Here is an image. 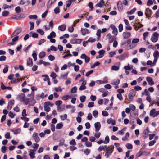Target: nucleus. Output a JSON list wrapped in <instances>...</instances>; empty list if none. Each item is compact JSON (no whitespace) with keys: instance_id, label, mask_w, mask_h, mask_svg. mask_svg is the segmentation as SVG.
I'll use <instances>...</instances> for the list:
<instances>
[{"instance_id":"f257e3e1","label":"nucleus","mask_w":159,"mask_h":159,"mask_svg":"<svg viewBox=\"0 0 159 159\" xmlns=\"http://www.w3.org/2000/svg\"><path fill=\"white\" fill-rule=\"evenodd\" d=\"M114 146L113 145H111L110 147L107 148V151L106 152L105 156L107 158L109 157L110 156L111 154L113 151Z\"/></svg>"},{"instance_id":"f03ea898","label":"nucleus","mask_w":159,"mask_h":159,"mask_svg":"<svg viewBox=\"0 0 159 159\" xmlns=\"http://www.w3.org/2000/svg\"><path fill=\"white\" fill-rule=\"evenodd\" d=\"M22 31V29L21 28L18 27L13 32L11 35V37H14L15 36H18L19 34Z\"/></svg>"},{"instance_id":"7ed1b4c3","label":"nucleus","mask_w":159,"mask_h":159,"mask_svg":"<svg viewBox=\"0 0 159 159\" xmlns=\"http://www.w3.org/2000/svg\"><path fill=\"white\" fill-rule=\"evenodd\" d=\"M155 109H152L150 111V115L152 116L153 117H155L159 115V111H155Z\"/></svg>"},{"instance_id":"20e7f679","label":"nucleus","mask_w":159,"mask_h":159,"mask_svg":"<svg viewBox=\"0 0 159 159\" xmlns=\"http://www.w3.org/2000/svg\"><path fill=\"white\" fill-rule=\"evenodd\" d=\"M14 37L12 39V41L8 43V46L14 45L16 44V42L18 40L19 37L18 36H16Z\"/></svg>"},{"instance_id":"39448f33","label":"nucleus","mask_w":159,"mask_h":159,"mask_svg":"<svg viewBox=\"0 0 159 159\" xmlns=\"http://www.w3.org/2000/svg\"><path fill=\"white\" fill-rule=\"evenodd\" d=\"M82 41V39H74L71 40L70 43L72 44H80L81 43Z\"/></svg>"},{"instance_id":"423d86ee","label":"nucleus","mask_w":159,"mask_h":159,"mask_svg":"<svg viewBox=\"0 0 159 159\" xmlns=\"http://www.w3.org/2000/svg\"><path fill=\"white\" fill-rule=\"evenodd\" d=\"M38 135V134L36 132H34L33 134V138L37 143L39 142L40 140V139Z\"/></svg>"},{"instance_id":"0eeeda50","label":"nucleus","mask_w":159,"mask_h":159,"mask_svg":"<svg viewBox=\"0 0 159 159\" xmlns=\"http://www.w3.org/2000/svg\"><path fill=\"white\" fill-rule=\"evenodd\" d=\"M110 27L113 30L112 33L114 34L115 35H116L118 33L117 29V28L113 24H111L110 25Z\"/></svg>"},{"instance_id":"6e6552de","label":"nucleus","mask_w":159,"mask_h":159,"mask_svg":"<svg viewBox=\"0 0 159 159\" xmlns=\"http://www.w3.org/2000/svg\"><path fill=\"white\" fill-rule=\"evenodd\" d=\"M14 100L13 99H11L9 101L7 107V108L8 110H10L12 109V106L14 105Z\"/></svg>"},{"instance_id":"1a4fd4ad","label":"nucleus","mask_w":159,"mask_h":159,"mask_svg":"<svg viewBox=\"0 0 159 159\" xmlns=\"http://www.w3.org/2000/svg\"><path fill=\"white\" fill-rule=\"evenodd\" d=\"M152 10L149 8H146L145 10V14L147 17H148V18H149V17H151V16L152 15Z\"/></svg>"},{"instance_id":"9d476101","label":"nucleus","mask_w":159,"mask_h":159,"mask_svg":"<svg viewBox=\"0 0 159 159\" xmlns=\"http://www.w3.org/2000/svg\"><path fill=\"white\" fill-rule=\"evenodd\" d=\"M81 32L83 35H85L86 34H89L90 33L89 30L86 28H81Z\"/></svg>"},{"instance_id":"9b49d317","label":"nucleus","mask_w":159,"mask_h":159,"mask_svg":"<svg viewBox=\"0 0 159 159\" xmlns=\"http://www.w3.org/2000/svg\"><path fill=\"white\" fill-rule=\"evenodd\" d=\"M94 126L95 128V131L98 132L101 126L100 122H98L95 123L94 124Z\"/></svg>"},{"instance_id":"f8f14e48","label":"nucleus","mask_w":159,"mask_h":159,"mask_svg":"<svg viewBox=\"0 0 159 159\" xmlns=\"http://www.w3.org/2000/svg\"><path fill=\"white\" fill-rule=\"evenodd\" d=\"M146 80L148 82L149 85H154V83L153 80L152 78L150 77H147L146 78Z\"/></svg>"},{"instance_id":"ddd939ff","label":"nucleus","mask_w":159,"mask_h":159,"mask_svg":"<svg viewBox=\"0 0 159 159\" xmlns=\"http://www.w3.org/2000/svg\"><path fill=\"white\" fill-rule=\"evenodd\" d=\"M123 38L125 39L129 38L131 36V33L129 32H124L123 33Z\"/></svg>"},{"instance_id":"4468645a","label":"nucleus","mask_w":159,"mask_h":159,"mask_svg":"<svg viewBox=\"0 0 159 159\" xmlns=\"http://www.w3.org/2000/svg\"><path fill=\"white\" fill-rule=\"evenodd\" d=\"M117 6L118 10L120 11H121L123 9V6L121 1H119L117 3Z\"/></svg>"},{"instance_id":"2eb2a0df","label":"nucleus","mask_w":159,"mask_h":159,"mask_svg":"<svg viewBox=\"0 0 159 159\" xmlns=\"http://www.w3.org/2000/svg\"><path fill=\"white\" fill-rule=\"evenodd\" d=\"M86 81H85L81 83V85L79 88V90L80 91L84 90L86 89V87L85 85L86 84Z\"/></svg>"},{"instance_id":"dca6fc26","label":"nucleus","mask_w":159,"mask_h":159,"mask_svg":"<svg viewBox=\"0 0 159 159\" xmlns=\"http://www.w3.org/2000/svg\"><path fill=\"white\" fill-rule=\"evenodd\" d=\"M104 2L103 0H100L99 2L97 4L95 7H102L104 4Z\"/></svg>"},{"instance_id":"f3484780","label":"nucleus","mask_w":159,"mask_h":159,"mask_svg":"<svg viewBox=\"0 0 159 159\" xmlns=\"http://www.w3.org/2000/svg\"><path fill=\"white\" fill-rule=\"evenodd\" d=\"M27 64L30 67H31L33 65L32 59L30 58H29L27 61Z\"/></svg>"},{"instance_id":"a211bd4d","label":"nucleus","mask_w":159,"mask_h":159,"mask_svg":"<svg viewBox=\"0 0 159 159\" xmlns=\"http://www.w3.org/2000/svg\"><path fill=\"white\" fill-rule=\"evenodd\" d=\"M107 36V37L108 39L109 42L110 43H111L113 42L114 40V38L110 33H108Z\"/></svg>"},{"instance_id":"6ab92c4d","label":"nucleus","mask_w":159,"mask_h":159,"mask_svg":"<svg viewBox=\"0 0 159 159\" xmlns=\"http://www.w3.org/2000/svg\"><path fill=\"white\" fill-rule=\"evenodd\" d=\"M66 28V25L65 24H63L62 25H60L58 27V29L60 30L63 31H65Z\"/></svg>"},{"instance_id":"aec40b11","label":"nucleus","mask_w":159,"mask_h":159,"mask_svg":"<svg viewBox=\"0 0 159 159\" xmlns=\"http://www.w3.org/2000/svg\"><path fill=\"white\" fill-rule=\"evenodd\" d=\"M31 94L32 95V102L31 103H29V104L31 106H33L34 105V104L36 102L34 100V91H32V92L31 93Z\"/></svg>"},{"instance_id":"412c9836","label":"nucleus","mask_w":159,"mask_h":159,"mask_svg":"<svg viewBox=\"0 0 159 159\" xmlns=\"http://www.w3.org/2000/svg\"><path fill=\"white\" fill-rule=\"evenodd\" d=\"M35 151L32 150L30 149L29 151V152H30L29 155L30 157L32 159H33L35 157V156H34L35 153H34Z\"/></svg>"},{"instance_id":"4be33fe9","label":"nucleus","mask_w":159,"mask_h":159,"mask_svg":"<svg viewBox=\"0 0 159 159\" xmlns=\"http://www.w3.org/2000/svg\"><path fill=\"white\" fill-rule=\"evenodd\" d=\"M56 36V34L54 31L52 32L49 35L47 36L48 39H51L52 38H55Z\"/></svg>"},{"instance_id":"5701e85b","label":"nucleus","mask_w":159,"mask_h":159,"mask_svg":"<svg viewBox=\"0 0 159 159\" xmlns=\"http://www.w3.org/2000/svg\"><path fill=\"white\" fill-rule=\"evenodd\" d=\"M11 131L13 132L14 133V134H19L21 132V129L20 128L17 129L15 130L11 129Z\"/></svg>"},{"instance_id":"b1692460","label":"nucleus","mask_w":159,"mask_h":159,"mask_svg":"<svg viewBox=\"0 0 159 159\" xmlns=\"http://www.w3.org/2000/svg\"><path fill=\"white\" fill-rule=\"evenodd\" d=\"M46 55L44 51L41 52L39 55V57L40 58H42L44 57Z\"/></svg>"},{"instance_id":"393cba45","label":"nucleus","mask_w":159,"mask_h":159,"mask_svg":"<svg viewBox=\"0 0 159 159\" xmlns=\"http://www.w3.org/2000/svg\"><path fill=\"white\" fill-rule=\"evenodd\" d=\"M136 9L134 7L133 9H132L130 11L127 12V14L128 15L132 14L134 13Z\"/></svg>"},{"instance_id":"a878e982","label":"nucleus","mask_w":159,"mask_h":159,"mask_svg":"<svg viewBox=\"0 0 159 159\" xmlns=\"http://www.w3.org/2000/svg\"><path fill=\"white\" fill-rule=\"evenodd\" d=\"M32 56L33 58V59L35 61H36L37 60V54L36 52L35 51H34L33 52V53L32 54Z\"/></svg>"},{"instance_id":"bb28decb","label":"nucleus","mask_w":159,"mask_h":159,"mask_svg":"<svg viewBox=\"0 0 159 159\" xmlns=\"http://www.w3.org/2000/svg\"><path fill=\"white\" fill-rule=\"evenodd\" d=\"M120 82V80L119 79H117L116 81H113L111 83V84L112 85H117L119 84Z\"/></svg>"},{"instance_id":"cd10ccee","label":"nucleus","mask_w":159,"mask_h":159,"mask_svg":"<svg viewBox=\"0 0 159 159\" xmlns=\"http://www.w3.org/2000/svg\"><path fill=\"white\" fill-rule=\"evenodd\" d=\"M153 56L155 58L158 59L159 57V52L157 51H155L153 53Z\"/></svg>"},{"instance_id":"c85d7f7f","label":"nucleus","mask_w":159,"mask_h":159,"mask_svg":"<svg viewBox=\"0 0 159 159\" xmlns=\"http://www.w3.org/2000/svg\"><path fill=\"white\" fill-rule=\"evenodd\" d=\"M63 126V125L62 122H61L57 124L56 126V129H61Z\"/></svg>"},{"instance_id":"c756f323","label":"nucleus","mask_w":159,"mask_h":159,"mask_svg":"<svg viewBox=\"0 0 159 159\" xmlns=\"http://www.w3.org/2000/svg\"><path fill=\"white\" fill-rule=\"evenodd\" d=\"M9 66L7 65H5V67L3 69V72L4 73H7L8 70Z\"/></svg>"},{"instance_id":"7c9ffc66","label":"nucleus","mask_w":159,"mask_h":159,"mask_svg":"<svg viewBox=\"0 0 159 159\" xmlns=\"http://www.w3.org/2000/svg\"><path fill=\"white\" fill-rule=\"evenodd\" d=\"M23 102L25 103L26 105H27L28 103L30 102V103H31L32 102H30V99L29 98H24V99L22 100Z\"/></svg>"},{"instance_id":"2f4dec72","label":"nucleus","mask_w":159,"mask_h":159,"mask_svg":"<svg viewBox=\"0 0 159 159\" xmlns=\"http://www.w3.org/2000/svg\"><path fill=\"white\" fill-rule=\"evenodd\" d=\"M77 87L75 86L72 88L70 90L71 93H75L77 92Z\"/></svg>"},{"instance_id":"473e14b6","label":"nucleus","mask_w":159,"mask_h":159,"mask_svg":"<svg viewBox=\"0 0 159 159\" xmlns=\"http://www.w3.org/2000/svg\"><path fill=\"white\" fill-rule=\"evenodd\" d=\"M54 13L56 14H57L60 13V7L57 6V7L54 9Z\"/></svg>"},{"instance_id":"72a5a7b5","label":"nucleus","mask_w":159,"mask_h":159,"mask_svg":"<svg viewBox=\"0 0 159 159\" xmlns=\"http://www.w3.org/2000/svg\"><path fill=\"white\" fill-rule=\"evenodd\" d=\"M119 69V67L115 65H113L111 67V70H113L117 71Z\"/></svg>"},{"instance_id":"f704fd0d","label":"nucleus","mask_w":159,"mask_h":159,"mask_svg":"<svg viewBox=\"0 0 159 159\" xmlns=\"http://www.w3.org/2000/svg\"><path fill=\"white\" fill-rule=\"evenodd\" d=\"M29 18L30 19H36L37 18L38 16L36 15H30L29 16Z\"/></svg>"},{"instance_id":"c9c22d12","label":"nucleus","mask_w":159,"mask_h":159,"mask_svg":"<svg viewBox=\"0 0 159 159\" xmlns=\"http://www.w3.org/2000/svg\"><path fill=\"white\" fill-rule=\"evenodd\" d=\"M56 1V0H49L48 3V5L50 6L53 4Z\"/></svg>"},{"instance_id":"e433bc0d","label":"nucleus","mask_w":159,"mask_h":159,"mask_svg":"<svg viewBox=\"0 0 159 159\" xmlns=\"http://www.w3.org/2000/svg\"><path fill=\"white\" fill-rule=\"evenodd\" d=\"M109 138L108 136H106L105 138V141H104V143L107 144L109 142Z\"/></svg>"},{"instance_id":"4c0bfd02","label":"nucleus","mask_w":159,"mask_h":159,"mask_svg":"<svg viewBox=\"0 0 159 159\" xmlns=\"http://www.w3.org/2000/svg\"><path fill=\"white\" fill-rule=\"evenodd\" d=\"M86 97L85 96H82L80 97V100L81 102H85Z\"/></svg>"},{"instance_id":"58836bf2","label":"nucleus","mask_w":159,"mask_h":159,"mask_svg":"<svg viewBox=\"0 0 159 159\" xmlns=\"http://www.w3.org/2000/svg\"><path fill=\"white\" fill-rule=\"evenodd\" d=\"M116 58H118L119 60L121 61L124 60L125 58V57L123 56V55L122 54L120 56H116Z\"/></svg>"},{"instance_id":"ea45409f","label":"nucleus","mask_w":159,"mask_h":159,"mask_svg":"<svg viewBox=\"0 0 159 159\" xmlns=\"http://www.w3.org/2000/svg\"><path fill=\"white\" fill-rule=\"evenodd\" d=\"M138 26V28H140L143 26V25L139 22L138 23L136 22L134 24V26Z\"/></svg>"},{"instance_id":"a19ab883","label":"nucleus","mask_w":159,"mask_h":159,"mask_svg":"<svg viewBox=\"0 0 159 159\" xmlns=\"http://www.w3.org/2000/svg\"><path fill=\"white\" fill-rule=\"evenodd\" d=\"M37 32L40 34L41 35H42L44 34V32L40 29H38L37 30Z\"/></svg>"},{"instance_id":"79ce46f5","label":"nucleus","mask_w":159,"mask_h":159,"mask_svg":"<svg viewBox=\"0 0 159 159\" xmlns=\"http://www.w3.org/2000/svg\"><path fill=\"white\" fill-rule=\"evenodd\" d=\"M67 114H65L63 115H61L60 116V118L62 120H64L67 119Z\"/></svg>"},{"instance_id":"37998d69","label":"nucleus","mask_w":159,"mask_h":159,"mask_svg":"<svg viewBox=\"0 0 159 159\" xmlns=\"http://www.w3.org/2000/svg\"><path fill=\"white\" fill-rule=\"evenodd\" d=\"M68 72H67L64 74H61V78L62 79H66L67 77Z\"/></svg>"},{"instance_id":"c03bdc74","label":"nucleus","mask_w":159,"mask_h":159,"mask_svg":"<svg viewBox=\"0 0 159 159\" xmlns=\"http://www.w3.org/2000/svg\"><path fill=\"white\" fill-rule=\"evenodd\" d=\"M9 14V11H4L2 13V15L4 16H7Z\"/></svg>"},{"instance_id":"a18cd8bd","label":"nucleus","mask_w":159,"mask_h":159,"mask_svg":"<svg viewBox=\"0 0 159 159\" xmlns=\"http://www.w3.org/2000/svg\"><path fill=\"white\" fill-rule=\"evenodd\" d=\"M65 142V140L64 139H61L59 141V146H61L63 145Z\"/></svg>"},{"instance_id":"49530a36","label":"nucleus","mask_w":159,"mask_h":159,"mask_svg":"<svg viewBox=\"0 0 159 159\" xmlns=\"http://www.w3.org/2000/svg\"><path fill=\"white\" fill-rule=\"evenodd\" d=\"M19 97L21 100H23L25 98V96L24 93H21L19 95Z\"/></svg>"},{"instance_id":"de8ad7c7","label":"nucleus","mask_w":159,"mask_h":159,"mask_svg":"<svg viewBox=\"0 0 159 159\" xmlns=\"http://www.w3.org/2000/svg\"><path fill=\"white\" fill-rule=\"evenodd\" d=\"M15 11L16 13H19L21 12V8L19 6H18L15 8Z\"/></svg>"},{"instance_id":"09e8293b","label":"nucleus","mask_w":159,"mask_h":159,"mask_svg":"<svg viewBox=\"0 0 159 159\" xmlns=\"http://www.w3.org/2000/svg\"><path fill=\"white\" fill-rule=\"evenodd\" d=\"M105 51L104 50H101L98 52V53L100 55L102 56L103 57L104 54L105 52Z\"/></svg>"},{"instance_id":"8fccbe9b","label":"nucleus","mask_w":159,"mask_h":159,"mask_svg":"<svg viewBox=\"0 0 159 159\" xmlns=\"http://www.w3.org/2000/svg\"><path fill=\"white\" fill-rule=\"evenodd\" d=\"M126 146L127 149H130L133 148V146L131 144L129 143H127L126 144Z\"/></svg>"},{"instance_id":"3c124183","label":"nucleus","mask_w":159,"mask_h":159,"mask_svg":"<svg viewBox=\"0 0 159 159\" xmlns=\"http://www.w3.org/2000/svg\"><path fill=\"white\" fill-rule=\"evenodd\" d=\"M44 110L46 111L49 112L50 110V107H49L47 106V105H44Z\"/></svg>"},{"instance_id":"603ef678","label":"nucleus","mask_w":159,"mask_h":159,"mask_svg":"<svg viewBox=\"0 0 159 159\" xmlns=\"http://www.w3.org/2000/svg\"><path fill=\"white\" fill-rule=\"evenodd\" d=\"M39 146V145L38 144L34 143L33 147V148H34V149L33 150L34 151H36L38 149Z\"/></svg>"},{"instance_id":"864d4df0","label":"nucleus","mask_w":159,"mask_h":159,"mask_svg":"<svg viewBox=\"0 0 159 159\" xmlns=\"http://www.w3.org/2000/svg\"><path fill=\"white\" fill-rule=\"evenodd\" d=\"M119 31L121 32L123 30V26L122 24H120L118 26Z\"/></svg>"},{"instance_id":"5fc2aeb1","label":"nucleus","mask_w":159,"mask_h":159,"mask_svg":"<svg viewBox=\"0 0 159 159\" xmlns=\"http://www.w3.org/2000/svg\"><path fill=\"white\" fill-rule=\"evenodd\" d=\"M62 102L61 100H57L55 102V104L57 106H60L61 105Z\"/></svg>"},{"instance_id":"6e6d98bb","label":"nucleus","mask_w":159,"mask_h":159,"mask_svg":"<svg viewBox=\"0 0 159 159\" xmlns=\"http://www.w3.org/2000/svg\"><path fill=\"white\" fill-rule=\"evenodd\" d=\"M158 40V39H157V38H155L152 36L151 37V40L154 43H155L157 42V41Z\"/></svg>"},{"instance_id":"4d7b16f0","label":"nucleus","mask_w":159,"mask_h":159,"mask_svg":"<svg viewBox=\"0 0 159 159\" xmlns=\"http://www.w3.org/2000/svg\"><path fill=\"white\" fill-rule=\"evenodd\" d=\"M117 98L120 101H121L123 100V98L122 95L121 93H119L117 94Z\"/></svg>"},{"instance_id":"13d9d810","label":"nucleus","mask_w":159,"mask_h":159,"mask_svg":"<svg viewBox=\"0 0 159 159\" xmlns=\"http://www.w3.org/2000/svg\"><path fill=\"white\" fill-rule=\"evenodd\" d=\"M21 120L25 121V122H26L28 121L29 120V119L28 118L26 117H21Z\"/></svg>"},{"instance_id":"bf43d9fd","label":"nucleus","mask_w":159,"mask_h":159,"mask_svg":"<svg viewBox=\"0 0 159 159\" xmlns=\"http://www.w3.org/2000/svg\"><path fill=\"white\" fill-rule=\"evenodd\" d=\"M7 150V147L5 146H3L1 148V151L3 153H5Z\"/></svg>"},{"instance_id":"052dcab7","label":"nucleus","mask_w":159,"mask_h":159,"mask_svg":"<svg viewBox=\"0 0 159 159\" xmlns=\"http://www.w3.org/2000/svg\"><path fill=\"white\" fill-rule=\"evenodd\" d=\"M42 76L45 77L43 79V80L44 81H47L49 79V78L48 76L47 75H42Z\"/></svg>"},{"instance_id":"680f3d73","label":"nucleus","mask_w":159,"mask_h":159,"mask_svg":"<svg viewBox=\"0 0 159 159\" xmlns=\"http://www.w3.org/2000/svg\"><path fill=\"white\" fill-rule=\"evenodd\" d=\"M48 58L51 61H53L55 59L54 56L52 55H50L48 56Z\"/></svg>"},{"instance_id":"e2e57ef3","label":"nucleus","mask_w":159,"mask_h":159,"mask_svg":"<svg viewBox=\"0 0 159 159\" xmlns=\"http://www.w3.org/2000/svg\"><path fill=\"white\" fill-rule=\"evenodd\" d=\"M50 50L52 51H57L58 50V48L53 45H52L50 47Z\"/></svg>"},{"instance_id":"0e129e2a","label":"nucleus","mask_w":159,"mask_h":159,"mask_svg":"<svg viewBox=\"0 0 159 159\" xmlns=\"http://www.w3.org/2000/svg\"><path fill=\"white\" fill-rule=\"evenodd\" d=\"M9 116L11 118H13L15 116V114H13L11 111H10L8 113Z\"/></svg>"},{"instance_id":"69168bd1","label":"nucleus","mask_w":159,"mask_h":159,"mask_svg":"<svg viewBox=\"0 0 159 159\" xmlns=\"http://www.w3.org/2000/svg\"><path fill=\"white\" fill-rule=\"evenodd\" d=\"M139 41V39L138 38H135L133 39L132 40V43H138Z\"/></svg>"},{"instance_id":"338daca9","label":"nucleus","mask_w":159,"mask_h":159,"mask_svg":"<svg viewBox=\"0 0 159 159\" xmlns=\"http://www.w3.org/2000/svg\"><path fill=\"white\" fill-rule=\"evenodd\" d=\"M57 76V74L54 72H52L50 75V76L52 77L53 79H55Z\"/></svg>"},{"instance_id":"774afa93","label":"nucleus","mask_w":159,"mask_h":159,"mask_svg":"<svg viewBox=\"0 0 159 159\" xmlns=\"http://www.w3.org/2000/svg\"><path fill=\"white\" fill-rule=\"evenodd\" d=\"M116 52L114 51L111 52L109 53V57H112L113 56L115 55Z\"/></svg>"}]
</instances>
